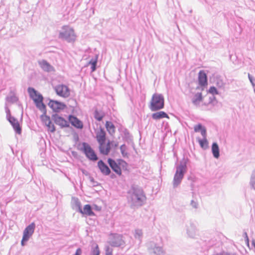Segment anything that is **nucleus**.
<instances>
[{
	"label": "nucleus",
	"mask_w": 255,
	"mask_h": 255,
	"mask_svg": "<svg viewBox=\"0 0 255 255\" xmlns=\"http://www.w3.org/2000/svg\"><path fill=\"white\" fill-rule=\"evenodd\" d=\"M52 119L54 121V123L56 125L59 126L61 128L69 127L68 122L57 114L53 115Z\"/></svg>",
	"instance_id": "14"
},
{
	"label": "nucleus",
	"mask_w": 255,
	"mask_h": 255,
	"mask_svg": "<svg viewBox=\"0 0 255 255\" xmlns=\"http://www.w3.org/2000/svg\"><path fill=\"white\" fill-rule=\"evenodd\" d=\"M209 92L213 95H218L219 94L218 91L216 88L215 87H211L209 90Z\"/></svg>",
	"instance_id": "38"
},
{
	"label": "nucleus",
	"mask_w": 255,
	"mask_h": 255,
	"mask_svg": "<svg viewBox=\"0 0 255 255\" xmlns=\"http://www.w3.org/2000/svg\"><path fill=\"white\" fill-rule=\"evenodd\" d=\"M105 116V113L102 111H98L97 109H96L94 113V117L96 120L98 121H101L104 117Z\"/></svg>",
	"instance_id": "31"
},
{
	"label": "nucleus",
	"mask_w": 255,
	"mask_h": 255,
	"mask_svg": "<svg viewBox=\"0 0 255 255\" xmlns=\"http://www.w3.org/2000/svg\"><path fill=\"white\" fill-rule=\"evenodd\" d=\"M254 92H255V89H254Z\"/></svg>",
	"instance_id": "49"
},
{
	"label": "nucleus",
	"mask_w": 255,
	"mask_h": 255,
	"mask_svg": "<svg viewBox=\"0 0 255 255\" xmlns=\"http://www.w3.org/2000/svg\"><path fill=\"white\" fill-rule=\"evenodd\" d=\"M35 228V224L34 223H31L26 227L23 233V237L21 241V246H24L25 243L29 240L30 237L34 233Z\"/></svg>",
	"instance_id": "10"
},
{
	"label": "nucleus",
	"mask_w": 255,
	"mask_h": 255,
	"mask_svg": "<svg viewBox=\"0 0 255 255\" xmlns=\"http://www.w3.org/2000/svg\"><path fill=\"white\" fill-rule=\"evenodd\" d=\"M203 96L201 92L197 93L192 98L193 104L196 106H199L201 102L203 101Z\"/></svg>",
	"instance_id": "23"
},
{
	"label": "nucleus",
	"mask_w": 255,
	"mask_h": 255,
	"mask_svg": "<svg viewBox=\"0 0 255 255\" xmlns=\"http://www.w3.org/2000/svg\"><path fill=\"white\" fill-rule=\"evenodd\" d=\"M38 63L40 68L45 72H51L55 71L54 68L45 60H39Z\"/></svg>",
	"instance_id": "15"
},
{
	"label": "nucleus",
	"mask_w": 255,
	"mask_h": 255,
	"mask_svg": "<svg viewBox=\"0 0 255 255\" xmlns=\"http://www.w3.org/2000/svg\"><path fill=\"white\" fill-rule=\"evenodd\" d=\"M108 163L113 170L119 175L122 174V170L120 167V165H127V163L124 160L121 159L118 160L117 163L114 159L109 158L108 159Z\"/></svg>",
	"instance_id": "11"
},
{
	"label": "nucleus",
	"mask_w": 255,
	"mask_h": 255,
	"mask_svg": "<svg viewBox=\"0 0 255 255\" xmlns=\"http://www.w3.org/2000/svg\"><path fill=\"white\" fill-rule=\"evenodd\" d=\"M108 243L113 247H124L125 245L123 236L118 234H111L109 236Z\"/></svg>",
	"instance_id": "7"
},
{
	"label": "nucleus",
	"mask_w": 255,
	"mask_h": 255,
	"mask_svg": "<svg viewBox=\"0 0 255 255\" xmlns=\"http://www.w3.org/2000/svg\"><path fill=\"white\" fill-rule=\"evenodd\" d=\"M27 91L30 98L34 101L36 107L43 112V114L45 115L46 113V106L43 103L42 96L31 87H29Z\"/></svg>",
	"instance_id": "3"
},
{
	"label": "nucleus",
	"mask_w": 255,
	"mask_h": 255,
	"mask_svg": "<svg viewBox=\"0 0 255 255\" xmlns=\"http://www.w3.org/2000/svg\"><path fill=\"white\" fill-rule=\"evenodd\" d=\"M198 82L201 86L207 85V77L206 74L203 71H200L198 74Z\"/></svg>",
	"instance_id": "21"
},
{
	"label": "nucleus",
	"mask_w": 255,
	"mask_h": 255,
	"mask_svg": "<svg viewBox=\"0 0 255 255\" xmlns=\"http://www.w3.org/2000/svg\"><path fill=\"white\" fill-rule=\"evenodd\" d=\"M148 249L152 250L153 253L156 255H162L164 254L162 248L161 247L157 246L155 243L152 242L148 244Z\"/></svg>",
	"instance_id": "17"
},
{
	"label": "nucleus",
	"mask_w": 255,
	"mask_h": 255,
	"mask_svg": "<svg viewBox=\"0 0 255 255\" xmlns=\"http://www.w3.org/2000/svg\"><path fill=\"white\" fill-rule=\"evenodd\" d=\"M120 150L123 157H128V154L127 152V147L126 144H124L120 146Z\"/></svg>",
	"instance_id": "35"
},
{
	"label": "nucleus",
	"mask_w": 255,
	"mask_h": 255,
	"mask_svg": "<svg viewBox=\"0 0 255 255\" xmlns=\"http://www.w3.org/2000/svg\"><path fill=\"white\" fill-rule=\"evenodd\" d=\"M57 95L67 98L70 95V90L68 87L64 84H58L53 87Z\"/></svg>",
	"instance_id": "9"
},
{
	"label": "nucleus",
	"mask_w": 255,
	"mask_h": 255,
	"mask_svg": "<svg viewBox=\"0 0 255 255\" xmlns=\"http://www.w3.org/2000/svg\"><path fill=\"white\" fill-rule=\"evenodd\" d=\"M105 255H113V250L109 245L105 246Z\"/></svg>",
	"instance_id": "36"
},
{
	"label": "nucleus",
	"mask_w": 255,
	"mask_h": 255,
	"mask_svg": "<svg viewBox=\"0 0 255 255\" xmlns=\"http://www.w3.org/2000/svg\"><path fill=\"white\" fill-rule=\"evenodd\" d=\"M127 200L131 208H138L143 205L146 196L141 188L133 185L127 193Z\"/></svg>",
	"instance_id": "1"
},
{
	"label": "nucleus",
	"mask_w": 255,
	"mask_h": 255,
	"mask_svg": "<svg viewBox=\"0 0 255 255\" xmlns=\"http://www.w3.org/2000/svg\"><path fill=\"white\" fill-rule=\"evenodd\" d=\"M97 59L98 56L97 55L95 58H92L89 62V64L91 65V69L92 72L95 71L96 69Z\"/></svg>",
	"instance_id": "33"
},
{
	"label": "nucleus",
	"mask_w": 255,
	"mask_h": 255,
	"mask_svg": "<svg viewBox=\"0 0 255 255\" xmlns=\"http://www.w3.org/2000/svg\"><path fill=\"white\" fill-rule=\"evenodd\" d=\"M97 139L100 145L105 143L106 140V132L104 129L101 128L100 131L97 134Z\"/></svg>",
	"instance_id": "22"
},
{
	"label": "nucleus",
	"mask_w": 255,
	"mask_h": 255,
	"mask_svg": "<svg viewBox=\"0 0 255 255\" xmlns=\"http://www.w3.org/2000/svg\"><path fill=\"white\" fill-rule=\"evenodd\" d=\"M71 204L73 209L77 212H82L81 204L77 198L72 197Z\"/></svg>",
	"instance_id": "20"
},
{
	"label": "nucleus",
	"mask_w": 255,
	"mask_h": 255,
	"mask_svg": "<svg viewBox=\"0 0 255 255\" xmlns=\"http://www.w3.org/2000/svg\"><path fill=\"white\" fill-rule=\"evenodd\" d=\"M190 205L194 209H197L199 206L198 203L194 200L191 201Z\"/></svg>",
	"instance_id": "39"
},
{
	"label": "nucleus",
	"mask_w": 255,
	"mask_h": 255,
	"mask_svg": "<svg viewBox=\"0 0 255 255\" xmlns=\"http://www.w3.org/2000/svg\"><path fill=\"white\" fill-rule=\"evenodd\" d=\"M186 233L188 237L195 238L198 235L196 224L193 222H189L186 225Z\"/></svg>",
	"instance_id": "12"
},
{
	"label": "nucleus",
	"mask_w": 255,
	"mask_h": 255,
	"mask_svg": "<svg viewBox=\"0 0 255 255\" xmlns=\"http://www.w3.org/2000/svg\"><path fill=\"white\" fill-rule=\"evenodd\" d=\"M194 129L195 132H200L201 135L203 136V138H197V140L200 145V146L204 149H206L208 147V142L207 139V130L206 128L203 127L201 124H199L196 125L194 127Z\"/></svg>",
	"instance_id": "6"
},
{
	"label": "nucleus",
	"mask_w": 255,
	"mask_h": 255,
	"mask_svg": "<svg viewBox=\"0 0 255 255\" xmlns=\"http://www.w3.org/2000/svg\"><path fill=\"white\" fill-rule=\"evenodd\" d=\"M253 244L255 246V243L254 241H253Z\"/></svg>",
	"instance_id": "48"
},
{
	"label": "nucleus",
	"mask_w": 255,
	"mask_h": 255,
	"mask_svg": "<svg viewBox=\"0 0 255 255\" xmlns=\"http://www.w3.org/2000/svg\"><path fill=\"white\" fill-rule=\"evenodd\" d=\"M111 145L112 147L116 148L119 145V143L117 141H111Z\"/></svg>",
	"instance_id": "41"
},
{
	"label": "nucleus",
	"mask_w": 255,
	"mask_h": 255,
	"mask_svg": "<svg viewBox=\"0 0 255 255\" xmlns=\"http://www.w3.org/2000/svg\"><path fill=\"white\" fill-rule=\"evenodd\" d=\"M58 37L69 43H72L76 40V35L73 28L68 26H63L59 32Z\"/></svg>",
	"instance_id": "5"
},
{
	"label": "nucleus",
	"mask_w": 255,
	"mask_h": 255,
	"mask_svg": "<svg viewBox=\"0 0 255 255\" xmlns=\"http://www.w3.org/2000/svg\"><path fill=\"white\" fill-rule=\"evenodd\" d=\"M98 166L102 173L105 175H109L111 173V170L104 161L100 160L98 162Z\"/></svg>",
	"instance_id": "18"
},
{
	"label": "nucleus",
	"mask_w": 255,
	"mask_h": 255,
	"mask_svg": "<svg viewBox=\"0 0 255 255\" xmlns=\"http://www.w3.org/2000/svg\"><path fill=\"white\" fill-rule=\"evenodd\" d=\"M216 98L214 96V95H213V96L209 98V103H213V101L215 100Z\"/></svg>",
	"instance_id": "44"
},
{
	"label": "nucleus",
	"mask_w": 255,
	"mask_h": 255,
	"mask_svg": "<svg viewBox=\"0 0 255 255\" xmlns=\"http://www.w3.org/2000/svg\"><path fill=\"white\" fill-rule=\"evenodd\" d=\"M5 110L7 114V119H8V118H9V116H11L10 115V111L7 107L5 108Z\"/></svg>",
	"instance_id": "45"
},
{
	"label": "nucleus",
	"mask_w": 255,
	"mask_h": 255,
	"mask_svg": "<svg viewBox=\"0 0 255 255\" xmlns=\"http://www.w3.org/2000/svg\"><path fill=\"white\" fill-rule=\"evenodd\" d=\"M69 120L72 126L77 128L82 129L83 128L82 122L79 120L77 117L72 115L69 116Z\"/></svg>",
	"instance_id": "19"
},
{
	"label": "nucleus",
	"mask_w": 255,
	"mask_h": 255,
	"mask_svg": "<svg viewBox=\"0 0 255 255\" xmlns=\"http://www.w3.org/2000/svg\"><path fill=\"white\" fill-rule=\"evenodd\" d=\"M152 118L154 120H157L162 118H169L168 115L163 111H160L154 113L151 115Z\"/></svg>",
	"instance_id": "27"
},
{
	"label": "nucleus",
	"mask_w": 255,
	"mask_h": 255,
	"mask_svg": "<svg viewBox=\"0 0 255 255\" xmlns=\"http://www.w3.org/2000/svg\"><path fill=\"white\" fill-rule=\"evenodd\" d=\"M211 149L213 156L215 158H218L220 156V151L219 146L216 142L213 143Z\"/></svg>",
	"instance_id": "28"
},
{
	"label": "nucleus",
	"mask_w": 255,
	"mask_h": 255,
	"mask_svg": "<svg viewBox=\"0 0 255 255\" xmlns=\"http://www.w3.org/2000/svg\"><path fill=\"white\" fill-rule=\"evenodd\" d=\"M100 251L98 245H96V247L92 251V255H100Z\"/></svg>",
	"instance_id": "37"
},
{
	"label": "nucleus",
	"mask_w": 255,
	"mask_h": 255,
	"mask_svg": "<svg viewBox=\"0 0 255 255\" xmlns=\"http://www.w3.org/2000/svg\"><path fill=\"white\" fill-rule=\"evenodd\" d=\"M106 148V145H105V143L103 144V150H105Z\"/></svg>",
	"instance_id": "47"
},
{
	"label": "nucleus",
	"mask_w": 255,
	"mask_h": 255,
	"mask_svg": "<svg viewBox=\"0 0 255 255\" xmlns=\"http://www.w3.org/2000/svg\"><path fill=\"white\" fill-rule=\"evenodd\" d=\"M80 213L89 216H93L95 215L94 213L92 210L91 206L89 204L85 205L83 209H82V212Z\"/></svg>",
	"instance_id": "26"
},
{
	"label": "nucleus",
	"mask_w": 255,
	"mask_h": 255,
	"mask_svg": "<svg viewBox=\"0 0 255 255\" xmlns=\"http://www.w3.org/2000/svg\"><path fill=\"white\" fill-rule=\"evenodd\" d=\"M248 78H249V79L250 82L251 83L252 86L253 87H255V84L254 83L255 79L253 77V76L251 75H250L249 73L248 74Z\"/></svg>",
	"instance_id": "40"
},
{
	"label": "nucleus",
	"mask_w": 255,
	"mask_h": 255,
	"mask_svg": "<svg viewBox=\"0 0 255 255\" xmlns=\"http://www.w3.org/2000/svg\"><path fill=\"white\" fill-rule=\"evenodd\" d=\"M188 159H183L176 167V172L173 180V188L177 187L181 183L185 173L187 171Z\"/></svg>",
	"instance_id": "2"
},
{
	"label": "nucleus",
	"mask_w": 255,
	"mask_h": 255,
	"mask_svg": "<svg viewBox=\"0 0 255 255\" xmlns=\"http://www.w3.org/2000/svg\"><path fill=\"white\" fill-rule=\"evenodd\" d=\"M43 120L44 121L46 126L48 127V130L51 132H54L55 131V128L53 124H52L50 118L45 116L43 118Z\"/></svg>",
	"instance_id": "25"
},
{
	"label": "nucleus",
	"mask_w": 255,
	"mask_h": 255,
	"mask_svg": "<svg viewBox=\"0 0 255 255\" xmlns=\"http://www.w3.org/2000/svg\"><path fill=\"white\" fill-rule=\"evenodd\" d=\"M111 141H109L106 145L105 150H103V144L99 146L100 151L104 155H108L111 150Z\"/></svg>",
	"instance_id": "30"
},
{
	"label": "nucleus",
	"mask_w": 255,
	"mask_h": 255,
	"mask_svg": "<svg viewBox=\"0 0 255 255\" xmlns=\"http://www.w3.org/2000/svg\"><path fill=\"white\" fill-rule=\"evenodd\" d=\"M5 99L7 102L12 104L16 102L18 98L15 96L13 92L10 91L9 95L6 97Z\"/></svg>",
	"instance_id": "29"
},
{
	"label": "nucleus",
	"mask_w": 255,
	"mask_h": 255,
	"mask_svg": "<svg viewBox=\"0 0 255 255\" xmlns=\"http://www.w3.org/2000/svg\"><path fill=\"white\" fill-rule=\"evenodd\" d=\"M134 238L138 242V244H140L142 242L143 238V232L141 229H136L133 232Z\"/></svg>",
	"instance_id": "24"
},
{
	"label": "nucleus",
	"mask_w": 255,
	"mask_h": 255,
	"mask_svg": "<svg viewBox=\"0 0 255 255\" xmlns=\"http://www.w3.org/2000/svg\"><path fill=\"white\" fill-rule=\"evenodd\" d=\"M82 144V147L80 150L84 153L87 158L93 161L98 159L97 154L88 143L83 142Z\"/></svg>",
	"instance_id": "8"
},
{
	"label": "nucleus",
	"mask_w": 255,
	"mask_h": 255,
	"mask_svg": "<svg viewBox=\"0 0 255 255\" xmlns=\"http://www.w3.org/2000/svg\"><path fill=\"white\" fill-rule=\"evenodd\" d=\"M250 185L255 190V169L253 170L250 178Z\"/></svg>",
	"instance_id": "34"
},
{
	"label": "nucleus",
	"mask_w": 255,
	"mask_h": 255,
	"mask_svg": "<svg viewBox=\"0 0 255 255\" xmlns=\"http://www.w3.org/2000/svg\"><path fill=\"white\" fill-rule=\"evenodd\" d=\"M244 237L245 238L246 241L248 243H249V238H248V237L247 233L246 232H245L244 233Z\"/></svg>",
	"instance_id": "46"
},
{
	"label": "nucleus",
	"mask_w": 255,
	"mask_h": 255,
	"mask_svg": "<svg viewBox=\"0 0 255 255\" xmlns=\"http://www.w3.org/2000/svg\"><path fill=\"white\" fill-rule=\"evenodd\" d=\"M8 121L12 126L16 133L20 134L21 133V128L18 121L15 118L11 116H9V117L8 118Z\"/></svg>",
	"instance_id": "16"
},
{
	"label": "nucleus",
	"mask_w": 255,
	"mask_h": 255,
	"mask_svg": "<svg viewBox=\"0 0 255 255\" xmlns=\"http://www.w3.org/2000/svg\"><path fill=\"white\" fill-rule=\"evenodd\" d=\"M164 106V99L162 94L155 93L151 98L149 108L152 111H157L162 109Z\"/></svg>",
	"instance_id": "4"
},
{
	"label": "nucleus",
	"mask_w": 255,
	"mask_h": 255,
	"mask_svg": "<svg viewBox=\"0 0 255 255\" xmlns=\"http://www.w3.org/2000/svg\"><path fill=\"white\" fill-rule=\"evenodd\" d=\"M82 253V251L81 248H78L77 249L75 254L74 255H81Z\"/></svg>",
	"instance_id": "42"
},
{
	"label": "nucleus",
	"mask_w": 255,
	"mask_h": 255,
	"mask_svg": "<svg viewBox=\"0 0 255 255\" xmlns=\"http://www.w3.org/2000/svg\"><path fill=\"white\" fill-rule=\"evenodd\" d=\"M48 105L56 113L60 112L66 108V105L63 103L52 100H50Z\"/></svg>",
	"instance_id": "13"
},
{
	"label": "nucleus",
	"mask_w": 255,
	"mask_h": 255,
	"mask_svg": "<svg viewBox=\"0 0 255 255\" xmlns=\"http://www.w3.org/2000/svg\"><path fill=\"white\" fill-rule=\"evenodd\" d=\"M106 128L109 134L113 135L115 132V127L111 122H106Z\"/></svg>",
	"instance_id": "32"
},
{
	"label": "nucleus",
	"mask_w": 255,
	"mask_h": 255,
	"mask_svg": "<svg viewBox=\"0 0 255 255\" xmlns=\"http://www.w3.org/2000/svg\"><path fill=\"white\" fill-rule=\"evenodd\" d=\"M220 255H237L235 254H233V253H229L227 252H223L222 253H220Z\"/></svg>",
	"instance_id": "43"
}]
</instances>
